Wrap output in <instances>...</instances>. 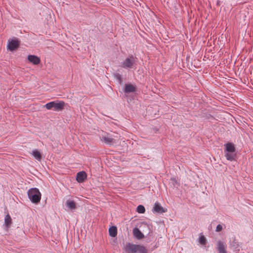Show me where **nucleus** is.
Wrapping results in <instances>:
<instances>
[{
  "instance_id": "obj_25",
  "label": "nucleus",
  "mask_w": 253,
  "mask_h": 253,
  "mask_svg": "<svg viewBox=\"0 0 253 253\" xmlns=\"http://www.w3.org/2000/svg\"><path fill=\"white\" fill-rule=\"evenodd\" d=\"M142 225H144L145 226H146L148 228L150 229V226L149 225L147 224V223L145 222H143L142 223Z\"/></svg>"
},
{
  "instance_id": "obj_24",
  "label": "nucleus",
  "mask_w": 253,
  "mask_h": 253,
  "mask_svg": "<svg viewBox=\"0 0 253 253\" xmlns=\"http://www.w3.org/2000/svg\"><path fill=\"white\" fill-rule=\"evenodd\" d=\"M222 229V226L221 224H218L217 225L215 230L216 232H220Z\"/></svg>"
},
{
  "instance_id": "obj_9",
  "label": "nucleus",
  "mask_w": 253,
  "mask_h": 253,
  "mask_svg": "<svg viewBox=\"0 0 253 253\" xmlns=\"http://www.w3.org/2000/svg\"><path fill=\"white\" fill-rule=\"evenodd\" d=\"M137 245L128 243L125 247V251L126 253H136Z\"/></svg>"
},
{
  "instance_id": "obj_8",
  "label": "nucleus",
  "mask_w": 253,
  "mask_h": 253,
  "mask_svg": "<svg viewBox=\"0 0 253 253\" xmlns=\"http://www.w3.org/2000/svg\"><path fill=\"white\" fill-rule=\"evenodd\" d=\"M87 178V174L84 171H79L76 175V180L79 183H83Z\"/></svg>"
},
{
  "instance_id": "obj_3",
  "label": "nucleus",
  "mask_w": 253,
  "mask_h": 253,
  "mask_svg": "<svg viewBox=\"0 0 253 253\" xmlns=\"http://www.w3.org/2000/svg\"><path fill=\"white\" fill-rule=\"evenodd\" d=\"M27 194L29 199L33 203L38 204L40 202L41 194L38 188H30L28 191Z\"/></svg>"
},
{
  "instance_id": "obj_18",
  "label": "nucleus",
  "mask_w": 253,
  "mask_h": 253,
  "mask_svg": "<svg viewBox=\"0 0 253 253\" xmlns=\"http://www.w3.org/2000/svg\"><path fill=\"white\" fill-rule=\"evenodd\" d=\"M197 241L199 244L204 246H206L207 243V240L202 233L200 234Z\"/></svg>"
},
{
  "instance_id": "obj_17",
  "label": "nucleus",
  "mask_w": 253,
  "mask_h": 253,
  "mask_svg": "<svg viewBox=\"0 0 253 253\" xmlns=\"http://www.w3.org/2000/svg\"><path fill=\"white\" fill-rule=\"evenodd\" d=\"M118 233L117 228L115 226H112L109 229V234L112 237H115Z\"/></svg>"
},
{
  "instance_id": "obj_14",
  "label": "nucleus",
  "mask_w": 253,
  "mask_h": 253,
  "mask_svg": "<svg viewBox=\"0 0 253 253\" xmlns=\"http://www.w3.org/2000/svg\"><path fill=\"white\" fill-rule=\"evenodd\" d=\"M217 247L216 249L218 252V253H220L225 251H226V245L223 242L221 241H218L217 242Z\"/></svg>"
},
{
  "instance_id": "obj_21",
  "label": "nucleus",
  "mask_w": 253,
  "mask_h": 253,
  "mask_svg": "<svg viewBox=\"0 0 253 253\" xmlns=\"http://www.w3.org/2000/svg\"><path fill=\"white\" fill-rule=\"evenodd\" d=\"M136 253L138 252L139 253H147V250L145 247L142 245H137Z\"/></svg>"
},
{
  "instance_id": "obj_20",
  "label": "nucleus",
  "mask_w": 253,
  "mask_h": 253,
  "mask_svg": "<svg viewBox=\"0 0 253 253\" xmlns=\"http://www.w3.org/2000/svg\"><path fill=\"white\" fill-rule=\"evenodd\" d=\"M11 223V218L9 214H7L4 218V224L7 229L9 227Z\"/></svg>"
},
{
  "instance_id": "obj_22",
  "label": "nucleus",
  "mask_w": 253,
  "mask_h": 253,
  "mask_svg": "<svg viewBox=\"0 0 253 253\" xmlns=\"http://www.w3.org/2000/svg\"><path fill=\"white\" fill-rule=\"evenodd\" d=\"M114 77L117 79L120 84H121L123 81L122 75L118 73H115L113 74Z\"/></svg>"
},
{
  "instance_id": "obj_23",
  "label": "nucleus",
  "mask_w": 253,
  "mask_h": 253,
  "mask_svg": "<svg viewBox=\"0 0 253 253\" xmlns=\"http://www.w3.org/2000/svg\"><path fill=\"white\" fill-rule=\"evenodd\" d=\"M136 211L139 213H144L145 212V208L144 206L140 205L137 206Z\"/></svg>"
},
{
  "instance_id": "obj_12",
  "label": "nucleus",
  "mask_w": 253,
  "mask_h": 253,
  "mask_svg": "<svg viewBox=\"0 0 253 253\" xmlns=\"http://www.w3.org/2000/svg\"><path fill=\"white\" fill-rule=\"evenodd\" d=\"M28 61L34 65H38L41 62L40 58L35 55H29L27 58Z\"/></svg>"
},
{
  "instance_id": "obj_6",
  "label": "nucleus",
  "mask_w": 253,
  "mask_h": 253,
  "mask_svg": "<svg viewBox=\"0 0 253 253\" xmlns=\"http://www.w3.org/2000/svg\"><path fill=\"white\" fill-rule=\"evenodd\" d=\"M167 211V209H164L159 202H156L154 204L152 211L153 213L159 214L163 213Z\"/></svg>"
},
{
  "instance_id": "obj_7",
  "label": "nucleus",
  "mask_w": 253,
  "mask_h": 253,
  "mask_svg": "<svg viewBox=\"0 0 253 253\" xmlns=\"http://www.w3.org/2000/svg\"><path fill=\"white\" fill-rule=\"evenodd\" d=\"M123 91L125 94L134 92L136 91V85L131 84H126Z\"/></svg>"
},
{
  "instance_id": "obj_16",
  "label": "nucleus",
  "mask_w": 253,
  "mask_h": 253,
  "mask_svg": "<svg viewBox=\"0 0 253 253\" xmlns=\"http://www.w3.org/2000/svg\"><path fill=\"white\" fill-rule=\"evenodd\" d=\"M169 185L171 188L174 189L179 186V183L175 178L172 177L169 179Z\"/></svg>"
},
{
  "instance_id": "obj_19",
  "label": "nucleus",
  "mask_w": 253,
  "mask_h": 253,
  "mask_svg": "<svg viewBox=\"0 0 253 253\" xmlns=\"http://www.w3.org/2000/svg\"><path fill=\"white\" fill-rule=\"evenodd\" d=\"M32 154L33 157L38 161H41L42 159L41 153L38 149H35L32 151Z\"/></svg>"
},
{
  "instance_id": "obj_13",
  "label": "nucleus",
  "mask_w": 253,
  "mask_h": 253,
  "mask_svg": "<svg viewBox=\"0 0 253 253\" xmlns=\"http://www.w3.org/2000/svg\"><path fill=\"white\" fill-rule=\"evenodd\" d=\"M230 246L231 248L239 251L240 244L238 241L234 237L232 238V240L230 241Z\"/></svg>"
},
{
  "instance_id": "obj_15",
  "label": "nucleus",
  "mask_w": 253,
  "mask_h": 253,
  "mask_svg": "<svg viewBox=\"0 0 253 253\" xmlns=\"http://www.w3.org/2000/svg\"><path fill=\"white\" fill-rule=\"evenodd\" d=\"M65 204L71 210H74L76 209V203L73 200H68L66 201Z\"/></svg>"
},
{
  "instance_id": "obj_5",
  "label": "nucleus",
  "mask_w": 253,
  "mask_h": 253,
  "mask_svg": "<svg viewBox=\"0 0 253 253\" xmlns=\"http://www.w3.org/2000/svg\"><path fill=\"white\" fill-rule=\"evenodd\" d=\"M20 45V41L16 38L11 40H9L7 45V48L10 51H13L16 50Z\"/></svg>"
},
{
  "instance_id": "obj_2",
  "label": "nucleus",
  "mask_w": 253,
  "mask_h": 253,
  "mask_svg": "<svg viewBox=\"0 0 253 253\" xmlns=\"http://www.w3.org/2000/svg\"><path fill=\"white\" fill-rule=\"evenodd\" d=\"M65 102L63 101H53L47 103L44 107L49 110L56 112L62 111L64 109Z\"/></svg>"
},
{
  "instance_id": "obj_1",
  "label": "nucleus",
  "mask_w": 253,
  "mask_h": 253,
  "mask_svg": "<svg viewBox=\"0 0 253 253\" xmlns=\"http://www.w3.org/2000/svg\"><path fill=\"white\" fill-rule=\"evenodd\" d=\"M224 156L228 161L231 162L236 160L237 153L235 145L232 142H228L224 144Z\"/></svg>"
},
{
  "instance_id": "obj_26",
  "label": "nucleus",
  "mask_w": 253,
  "mask_h": 253,
  "mask_svg": "<svg viewBox=\"0 0 253 253\" xmlns=\"http://www.w3.org/2000/svg\"><path fill=\"white\" fill-rule=\"evenodd\" d=\"M219 0H218V1H217V4H219Z\"/></svg>"
},
{
  "instance_id": "obj_4",
  "label": "nucleus",
  "mask_w": 253,
  "mask_h": 253,
  "mask_svg": "<svg viewBox=\"0 0 253 253\" xmlns=\"http://www.w3.org/2000/svg\"><path fill=\"white\" fill-rule=\"evenodd\" d=\"M136 57L133 55H129L121 63V67L125 69H130L136 65Z\"/></svg>"
},
{
  "instance_id": "obj_10",
  "label": "nucleus",
  "mask_w": 253,
  "mask_h": 253,
  "mask_svg": "<svg viewBox=\"0 0 253 253\" xmlns=\"http://www.w3.org/2000/svg\"><path fill=\"white\" fill-rule=\"evenodd\" d=\"M101 140L104 142L106 145L111 146L113 145L115 143V139L106 136H102Z\"/></svg>"
},
{
  "instance_id": "obj_11",
  "label": "nucleus",
  "mask_w": 253,
  "mask_h": 253,
  "mask_svg": "<svg viewBox=\"0 0 253 253\" xmlns=\"http://www.w3.org/2000/svg\"><path fill=\"white\" fill-rule=\"evenodd\" d=\"M132 234L133 236L138 240H141L144 237L143 234L137 227L133 229Z\"/></svg>"
}]
</instances>
